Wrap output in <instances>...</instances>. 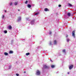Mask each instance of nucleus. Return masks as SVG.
Segmentation results:
<instances>
[{
	"label": "nucleus",
	"instance_id": "obj_1",
	"mask_svg": "<svg viewBox=\"0 0 76 76\" xmlns=\"http://www.w3.org/2000/svg\"><path fill=\"white\" fill-rule=\"evenodd\" d=\"M41 74V72L39 71V70H37V72H36V75H39V76Z\"/></svg>",
	"mask_w": 76,
	"mask_h": 76
},
{
	"label": "nucleus",
	"instance_id": "obj_2",
	"mask_svg": "<svg viewBox=\"0 0 76 76\" xmlns=\"http://www.w3.org/2000/svg\"><path fill=\"white\" fill-rule=\"evenodd\" d=\"M75 31H73L72 32V37H73L74 38H75Z\"/></svg>",
	"mask_w": 76,
	"mask_h": 76
},
{
	"label": "nucleus",
	"instance_id": "obj_3",
	"mask_svg": "<svg viewBox=\"0 0 76 76\" xmlns=\"http://www.w3.org/2000/svg\"><path fill=\"white\" fill-rule=\"evenodd\" d=\"M43 67L45 69H49L50 67L46 65H45L43 66Z\"/></svg>",
	"mask_w": 76,
	"mask_h": 76
},
{
	"label": "nucleus",
	"instance_id": "obj_4",
	"mask_svg": "<svg viewBox=\"0 0 76 76\" xmlns=\"http://www.w3.org/2000/svg\"><path fill=\"white\" fill-rule=\"evenodd\" d=\"M73 65H72L70 66H69V70H71L72 68H73Z\"/></svg>",
	"mask_w": 76,
	"mask_h": 76
},
{
	"label": "nucleus",
	"instance_id": "obj_5",
	"mask_svg": "<svg viewBox=\"0 0 76 76\" xmlns=\"http://www.w3.org/2000/svg\"><path fill=\"white\" fill-rule=\"evenodd\" d=\"M34 22H35V20H32L31 21V25H34Z\"/></svg>",
	"mask_w": 76,
	"mask_h": 76
},
{
	"label": "nucleus",
	"instance_id": "obj_6",
	"mask_svg": "<svg viewBox=\"0 0 76 76\" xmlns=\"http://www.w3.org/2000/svg\"><path fill=\"white\" fill-rule=\"evenodd\" d=\"M44 11L46 12L47 11H49V10L47 9V8H45L44 9Z\"/></svg>",
	"mask_w": 76,
	"mask_h": 76
},
{
	"label": "nucleus",
	"instance_id": "obj_7",
	"mask_svg": "<svg viewBox=\"0 0 76 76\" xmlns=\"http://www.w3.org/2000/svg\"><path fill=\"white\" fill-rule=\"evenodd\" d=\"M4 55L5 56H8V53L7 52L4 53Z\"/></svg>",
	"mask_w": 76,
	"mask_h": 76
},
{
	"label": "nucleus",
	"instance_id": "obj_8",
	"mask_svg": "<svg viewBox=\"0 0 76 76\" xmlns=\"http://www.w3.org/2000/svg\"><path fill=\"white\" fill-rule=\"evenodd\" d=\"M18 2H14V5L15 6H16V5H18Z\"/></svg>",
	"mask_w": 76,
	"mask_h": 76
},
{
	"label": "nucleus",
	"instance_id": "obj_9",
	"mask_svg": "<svg viewBox=\"0 0 76 76\" xmlns=\"http://www.w3.org/2000/svg\"><path fill=\"white\" fill-rule=\"evenodd\" d=\"M21 20V17H18V21H20Z\"/></svg>",
	"mask_w": 76,
	"mask_h": 76
},
{
	"label": "nucleus",
	"instance_id": "obj_10",
	"mask_svg": "<svg viewBox=\"0 0 76 76\" xmlns=\"http://www.w3.org/2000/svg\"><path fill=\"white\" fill-rule=\"evenodd\" d=\"M8 28L10 29H12V27L11 26H8Z\"/></svg>",
	"mask_w": 76,
	"mask_h": 76
},
{
	"label": "nucleus",
	"instance_id": "obj_11",
	"mask_svg": "<svg viewBox=\"0 0 76 76\" xmlns=\"http://www.w3.org/2000/svg\"><path fill=\"white\" fill-rule=\"evenodd\" d=\"M13 53V51H12V50H10L9 52L10 54H12V53Z\"/></svg>",
	"mask_w": 76,
	"mask_h": 76
},
{
	"label": "nucleus",
	"instance_id": "obj_12",
	"mask_svg": "<svg viewBox=\"0 0 76 76\" xmlns=\"http://www.w3.org/2000/svg\"><path fill=\"white\" fill-rule=\"evenodd\" d=\"M54 44H57V41L56 40H55L54 41Z\"/></svg>",
	"mask_w": 76,
	"mask_h": 76
},
{
	"label": "nucleus",
	"instance_id": "obj_13",
	"mask_svg": "<svg viewBox=\"0 0 76 76\" xmlns=\"http://www.w3.org/2000/svg\"><path fill=\"white\" fill-rule=\"evenodd\" d=\"M29 54H30V53H27L26 54V56H28V55H29Z\"/></svg>",
	"mask_w": 76,
	"mask_h": 76
},
{
	"label": "nucleus",
	"instance_id": "obj_14",
	"mask_svg": "<svg viewBox=\"0 0 76 76\" xmlns=\"http://www.w3.org/2000/svg\"><path fill=\"white\" fill-rule=\"evenodd\" d=\"M28 7H29V8H30V7H31V5L28 4Z\"/></svg>",
	"mask_w": 76,
	"mask_h": 76
},
{
	"label": "nucleus",
	"instance_id": "obj_15",
	"mask_svg": "<svg viewBox=\"0 0 76 76\" xmlns=\"http://www.w3.org/2000/svg\"><path fill=\"white\" fill-rule=\"evenodd\" d=\"M55 67V66H54V65H52L51 66V67H52V68H54Z\"/></svg>",
	"mask_w": 76,
	"mask_h": 76
},
{
	"label": "nucleus",
	"instance_id": "obj_16",
	"mask_svg": "<svg viewBox=\"0 0 76 76\" xmlns=\"http://www.w3.org/2000/svg\"><path fill=\"white\" fill-rule=\"evenodd\" d=\"M67 15L68 16H70V13H67Z\"/></svg>",
	"mask_w": 76,
	"mask_h": 76
},
{
	"label": "nucleus",
	"instance_id": "obj_17",
	"mask_svg": "<svg viewBox=\"0 0 76 76\" xmlns=\"http://www.w3.org/2000/svg\"><path fill=\"white\" fill-rule=\"evenodd\" d=\"M68 5H69V6H72V5L71 4H70L69 3L68 4Z\"/></svg>",
	"mask_w": 76,
	"mask_h": 76
},
{
	"label": "nucleus",
	"instance_id": "obj_18",
	"mask_svg": "<svg viewBox=\"0 0 76 76\" xmlns=\"http://www.w3.org/2000/svg\"><path fill=\"white\" fill-rule=\"evenodd\" d=\"M7 31L6 30H5V31H4V33L5 34H6L7 33Z\"/></svg>",
	"mask_w": 76,
	"mask_h": 76
},
{
	"label": "nucleus",
	"instance_id": "obj_19",
	"mask_svg": "<svg viewBox=\"0 0 76 76\" xmlns=\"http://www.w3.org/2000/svg\"><path fill=\"white\" fill-rule=\"evenodd\" d=\"M62 51L63 53H65L66 52V50L65 49L63 50H62Z\"/></svg>",
	"mask_w": 76,
	"mask_h": 76
},
{
	"label": "nucleus",
	"instance_id": "obj_20",
	"mask_svg": "<svg viewBox=\"0 0 76 76\" xmlns=\"http://www.w3.org/2000/svg\"><path fill=\"white\" fill-rule=\"evenodd\" d=\"M52 34V32H51V31H50L49 33V34L50 35H51V34Z\"/></svg>",
	"mask_w": 76,
	"mask_h": 76
},
{
	"label": "nucleus",
	"instance_id": "obj_21",
	"mask_svg": "<svg viewBox=\"0 0 76 76\" xmlns=\"http://www.w3.org/2000/svg\"><path fill=\"white\" fill-rule=\"evenodd\" d=\"M28 1H26L25 2V4H27V3H28Z\"/></svg>",
	"mask_w": 76,
	"mask_h": 76
},
{
	"label": "nucleus",
	"instance_id": "obj_22",
	"mask_svg": "<svg viewBox=\"0 0 76 76\" xmlns=\"http://www.w3.org/2000/svg\"><path fill=\"white\" fill-rule=\"evenodd\" d=\"M34 15H38V13H37L35 14Z\"/></svg>",
	"mask_w": 76,
	"mask_h": 76
},
{
	"label": "nucleus",
	"instance_id": "obj_23",
	"mask_svg": "<svg viewBox=\"0 0 76 76\" xmlns=\"http://www.w3.org/2000/svg\"><path fill=\"white\" fill-rule=\"evenodd\" d=\"M69 41H70V39H67V42H69Z\"/></svg>",
	"mask_w": 76,
	"mask_h": 76
},
{
	"label": "nucleus",
	"instance_id": "obj_24",
	"mask_svg": "<svg viewBox=\"0 0 76 76\" xmlns=\"http://www.w3.org/2000/svg\"><path fill=\"white\" fill-rule=\"evenodd\" d=\"M2 18H3V19L4 18V15H2Z\"/></svg>",
	"mask_w": 76,
	"mask_h": 76
},
{
	"label": "nucleus",
	"instance_id": "obj_25",
	"mask_svg": "<svg viewBox=\"0 0 76 76\" xmlns=\"http://www.w3.org/2000/svg\"><path fill=\"white\" fill-rule=\"evenodd\" d=\"M16 75L17 76H19V74H16Z\"/></svg>",
	"mask_w": 76,
	"mask_h": 76
},
{
	"label": "nucleus",
	"instance_id": "obj_26",
	"mask_svg": "<svg viewBox=\"0 0 76 76\" xmlns=\"http://www.w3.org/2000/svg\"><path fill=\"white\" fill-rule=\"evenodd\" d=\"M61 6V5H58V7H60Z\"/></svg>",
	"mask_w": 76,
	"mask_h": 76
},
{
	"label": "nucleus",
	"instance_id": "obj_27",
	"mask_svg": "<svg viewBox=\"0 0 76 76\" xmlns=\"http://www.w3.org/2000/svg\"><path fill=\"white\" fill-rule=\"evenodd\" d=\"M12 3L11 2V3H10V6H12Z\"/></svg>",
	"mask_w": 76,
	"mask_h": 76
},
{
	"label": "nucleus",
	"instance_id": "obj_28",
	"mask_svg": "<svg viewBox=\"0 0 76 76\" xmlns=\"http://www.w3.org/2000/svg\"><path fill=\"white\" fill-rule=\"evenodd\" d=\"M50 45H52V43H51V42H50Z\"/></svg>",
	"mask_w": 76,
	"mask_h": 76
},
{
	"label": "nucleus",
	"instance_id": "obj_29",
	"mask_svg": "<svg viewBox=\"0 0 76 76\" xmlns=\"http://www.w3.org/2000/svg\"><path fill=\"white\" fill-rule=\"evenodd\" d=\"M66 37L67 38V37H68V35H67V34L66 36Z\"/></svg>",
	"mask_w": 76,
	"mask_h": 76
},
{
	"label": "nucleus",
	"instance_id": "obj_30",
	"mask_svg": "<svg viewBox=\"0 0 76 76\" xmlns=\"http://www.w3.org/2000/svg\"><path fill=\"white\" fill-rule=\"evenodd\" d=\"M24 73H26V72L24 71Z\"/></svg>",
	"mask_w": 76,
	"mask_h": 76
},
{
	"label": "nucleus",
	"instance_id": "obj_31",
	"mask_svg": "<svg viewBox=\"0 0 76 76\" xmlns=\"http://www.w3.org/2000/svg\"><path fill=\"white\" fill-rule=\"evenodd\" d=\"M69 73H70L69 72H67V74H69Z\"/></svg>",
	"mask_w": 76,
	"mask_h": 76
},
{
	"label": "nucleus",
	"instance_id": "obj_32",
	"mask_svg": "<svg viewBox=\"0 0 76 76\" xmlns=\"http://www.w3.org/2000/svg\"><path fill=\"white\" fill-rule=\"evenodd\" d=\"M28 19H29V18H26L27 20H28Z\"/></svg>",
	"mask_w": 76,
	"mask_h": 76
},
{
	"label": "nucleus",
	"instance_id": "obj_33",
	"mask_svg": "<svg viewBox=\"0 0 76 76\" xmlns=\"http://www.w3.org/2000/svg\"><path fill=\"white\" fill-rule=\"evenodd\" d=\"M5 13H6V10H5Z\"/></svg>",
	"mask_w": 76,
	"mask_h": 76
},
{
	"label": "nucleus",
	"instance_id": "obj_34",
	"mask_svg": "<svg viewBox=\"0 0 76 76\" xmlns=\"http://www.w3.org/2000/svg\"><path fill=\"white\" fill-rule=\"evenodd\" d=\"M18 10V11H20V10Z\"/></svg>",
	"mask_w": 76,
	"mask_h": 76
},
{
	"label": "nucleus",
	"instance_id": "obj_35",
	"mask_svg": "<svg viewBox=\"0 0 76 76\" xmlns=\"http://www.w3.org/2000/svg\"><path fill=\"white\" fill-rule=\"evenodd\" d=\"M10 67H11V66H10Z\"/></svg>",
	"mask_w": 76,
	"mask_h": 76
}]
</instances>
